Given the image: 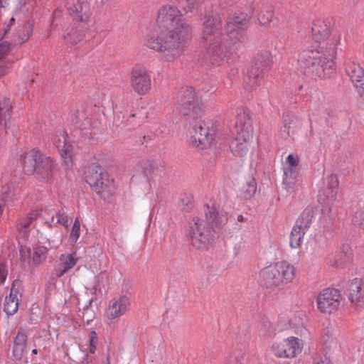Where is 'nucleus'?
Listing matches in <instances>:
<instances>
[{"instance_id":"f257e3e1","label":"nucleus","mask_w":364,"mask_h":364,"mask_svg":"<svg viewBox=\"0 0 364 364\" xmlns=\"http://www.w3.org/2000/svg\"><path fill=\"white\" fill-rule=\"evenodd\" d=\"M176 7L165 5L159 11L157 21H169L171 28L167 31H151L147 34L144 45L149 49L161 53L166 62H174L183 53L191 39V28Z\"/></svg>"},{"instance_id":"f03ea898","label":"nucleus","mask_w":364,"mask_h":364,"mask_svg":"<svg viewBox=\"0 0 364 364\" xmlns=\"http://www.w3.org/2000/svg\"><path fill=\"white\" fill-rule=\"evenodd\" d=\"M312 37L317 45L304 50L298 59L299 69L313 78H324L335 70L338 38H330L329 24L322 19L316 20L311 27Z\"/></svg>"},{"instance_id":"7ed1b4c3","label":"nucleus","mask_w":364,"mask_h":364,"mask_svg":"<svg viewBox=\"0 0 364 364\" xmlns=\"http://www.w3.org/2000/svg\"><path fill=\"white\" fill-rule=\"evenodd\" d=\"M225 222V218L213 208L205 213V218L194 217L190 223L188 232L191 245L198 250L207 248L213 237L209 225L212 223L215 226H220Z\"/></svg>"},{"instance_id":"20e7f679","label":"nucleus","mask_w":364,"mask_h":364,"mask_svg":"<svg viewBox=\"0 0 364 364\" xmlns=\"http://www.w3.org/2000/svg\"><path fill=\"white\" fill-rule=\"evenodd\" d=\"M235 113V133L230 141V149L235 156L242 158L252 149L254 129L250 118L243 107H237Z\"/></svg>"},{"instance_id":"39448f33","label":"nucleus","mask_w":364,"mask_h":364,"mask_svg":"<svg viewBox=\"0 0 364 364\" xmlns=\"http://www.w3.org/2000/svg\"><path fill=\"white\" fill-rule=\"evenodd\" d=\"M296 276V267L287 260H280L263 267L259 272V281L264 287L274 289L291 283Z\"/></svg>"},{"instance_id":"423d86ee","label":"nucleus","mask_w":364,"mask_h":364,"mask_svg":"<svg viewBox=\"0 0 364 364\" xmlns=\"http://www.w3.org/2000/svg\"><path fill=\"white\" fill-rule=\"evenodd\" d=\"M221 20L217 16L208 17L203 24L202 42L210 55L222 58L230 50L228 40L220 33Z\"/></svg>"},{"instance_id":"0eeeda50","label":"nucleus","mask_w":364,"mask_h":364,"mask_svg":"<svg viewBox=\"0 0 364 364\" xmlns=\"http://www.w3.org/2000/svg\"><path fill=\"white\" fill-rule=\"evenodd\" d=\"M23 166L25 171L35 174L38 180L49 182L53 178L56 164L51 157L44 155L38 149H33L23 155Z\"/></svg>"},{"instance_id":"6e6552de","label":"nucleus","mask_w":364,"mask_h":364,"mask_svg":"<svg viewBox=\"0 0 364 364\" xmlns=\"http://www.w3.org/2000/svg\"><path fill=\"white\" fill-rule=\"evenodd\" d=\"M86 181L92 188L105 200L115 193L114 180L101 166L92 165L85 173Z\"/></svg>"},{"instance_id":"1a4fd4ad","label":"nucleus","mask_w":364,"mask_h":364,"mask_svg":"<svg viewBox=\"0 0 364 364\" xmlns=\"http://www.w3.org/2000/svg\"><path fill=\"white\" fill-rule=\"evenodd\" d=\"M304 348V342L301 338L291 336L274 341L270 350L277 358L294 359L302 353Z\"/></svg>"},{"instance_id":"9d476101","label":"nucleus","mask_w":364,"mask_h":364,"mask_svg":"<svg viewBox=\"0 0 364 364\" xmlns=\"http://www.w3.org/2000/svg\"><path fill=\"white\" fill-rule=\"evenodd\" d=\"M215 132L213 128L206 126L203 121L196 122L188 130V143L198 149L209 147L215 140Z\"/></svg>"},{"instance_id":"9b49d317","label":"nucleus","mask_w":364,"mask_h":364,"mask_svg":"<svg viewBox=\"0 0 364 364\" xmlns=\"http://www.w3.org/2000/svg\"><path fill=\"white\" fill-rule=\"evenodd\" d=\"M178 104L181 107V112L191 118L200 117L203 112L200 98L192 88H186L180 95Z\"/></svg>"},{"instance_id":"f8f14e48","label":"nucleus","mask_w":364,"mask_h":364,"mask_svg":"<svg viewBox=\"0 0 364 364\" xmlns=\"http://www.w3.org/2000/svg\"><path fill=\"white\" fill-rule=\"evenodd\" d=\"M130 86L138 95L144 96L149 93L152 87L151 77L148 70L141 65L133 67L130 74Z\"/></svg>"},{"instance_id":"ddd939ff","label":"nucleus","mask_w":364,"mask_h":364,"mask_svg":"<svg viewBox=\"0 0 364 364\" xmlns=\"http://www.w3.org/2000/svg\"><path fill=\"white\" fill-rule=\"evenodd\" d=\"M343 300L341 292L333 288H328L321 291L316 299L318 311L322 314H331L336 312Z\"/></svg>"},{"instance_id":"4468645a","label":"nucleus","mask_w":364,"mask_h":364,"mask_svg":"<svg viewBox=\"0 0 364 364\" xmlns=\"http://www.w3.org/2000/svg\"><path fill=\"white\" fill-rule=\"evenodd\" d=\"M313 212L310 209H305L296 220L290 235V246L296 249L301 247L304 236L311 225Z\"/></svg>"},{"instance_id":"2eb2a0df","label":"nucleus","mask_w":364,"mask_h":364,"mask_svg":"<svg viewBox=\"0 0 364 364\" xmlns=\"http://www.w3.org/2000/svg\"><path fill=\"white\" fill-rule=\"evenodd\" d=\"M300 159L298 155L289 154L283 164V184L287 191H291L299 181L296 168L299 164Z\"/></svg>"},{"instance_id":"dca6fc26","label":"nucleus","mask_w":364,"mask_h":364,"mask_svg":"<svg viewBox=\"0 0 364 364\" xmlns=\"http://www.w3.org/2000/svg\"><path fill=\"white\" fill-rule=\"evenodd\" d=\"M130 306V299L127 295H121L112 299L105 310V317L109 324L114 323L124 315Z\"/></svg>"},{"instance_id":"f3484780","label":"nucleus","mask_w":364,"mask_h":364,"mask_svg":"<svg viewBox=\"0 0 364 364\" xmlns=\"http://www.w3.org/2000/svg\"><path fill=\"white\" fill-rule=\"evenodd\" d=\"M68 134L65 132H60L53 138V143L58 148L65 165L70 168L73 166V146L67 142Z\"/></svg>"},{"instance_id":"a211bd4d","label":"nucleus","mask_w":364,"mask_h":364,"mask_svg":"<svg viewBox=\"0 0 364 364\" xmlns=\"http://www.w3.org/2000/svg\"><path fill=\"white\" fill-rule=\"evenodd\" d=\"M68 9L73 16L75 24L88 23L89 6L85 0H72V2H68Z\"/></svg>"},{"instance_id":"6ab92c4d","label":"nucleus","mask_w":364,"mask_h":364,"mask_svg":"<svg viewBox=\"0 0 364 364\" xmlns=\"http://www.w3.org/2000/svg\"><path fill=\"white\" fill-rule=\"evenodd\" d=\"M353 259V250L350 245L344 244L340 250L329 257L331 266L341 268L350 264Z\"/></svg>"},{"instance_id":"aec40b11","label":"nucleus","mask_w":364,"mask_h":364,"mask_svg":"<svg viewBox=\"0 0 364 364\" xmlns=\"http://www.w3.org/2000/svg\"><path fill=\"white\" fill-rule=\"evenodd\" d=\"M302 120L299 117L289 114L284 116L283 126L281 128V131L285 133L287 136L295 139L302 133Z\"/></svg>"},{"instance_id":"412c9836","label":"nucleus","mask_w":364,"mask_h":364,"mask_svg":"<svg viewBox=\"0 0 364 364\" xmlns=\"http://www.w3.org/2000/svg\"><path fill=\"white\" fill-rule=\"evenodd\" d=\"M349 300L355 309L364 306V281L354 278L350 284Z\"/></svg>"},{"instance_id":"4be33fe9","label":"nucleus","mask_w":364,"mask_h":364,"mask_svg":"<svg viewBox=\"0 0 364 364\" xmlns=\"http://www.w3.org/2000/svg\"><path fill=\"white\" fill-rule=\"evenodd\" d=\"M27 334L19 330L16 335L12 346V358L20 361L26 357L27 353Z\"/></svg>"},{"instance_id":"5701e85b","label":"nucleus","mask_w":364,"mask_h":364,"mask_svg":"<svg viewBox=\"0 0 364 364\" xmlns=\"http://www.w3.org/2000/svg\"><path fill=\"white\" fill-rule=\"evenodd\" d=\"M88 23H77L76 24L74 23L64 36L65 43L74 46L81 42L85 38Z\"/></svg>"},{"instance_id":"b1692460","label":"nucleus","mask_w":364,"mask_h":364,"mask_svg":"<svg viewBox=\"0 0 364 364\" xmlns=\"http://www.w3.org/2000/svg\"><path fill=\"white\" fill-rule=\"evenodd\" d=\"M78 259L75 251L70 253L61 254L58 257L59 264L56 276L58 277L63 276L68 271L75 267Z\"/></svg>"},{"instance_id":"393cba45","label":"nucleus","mask_w":364,"mask_h":364,"mask_svg":"<svg viewBox=\"0 0 364 364\" xmlns=\"http://www.w3.org/2000/svg\"><path fill=\"white\" fill-rule=\"evenodd\" d=\"M346 72L353 84L360 82L364 78V70L359 63L352 58H348L345 63Z\"/></svg>"},{"instance_id":"a878e982","label":"nucleus","mask_w":364,"mask_h":364,"mask_svg":"<svg viewBox=\"0 0 364 364\" xmlns=\"http://www.w3.org/2000/svg\"><path fill=\"white\" fill-rule=\"evenodd\" d=\"M18 291L16 288V282L13 283L10 294L6 296L4 304V310L7 315H14L18 309Z\"/></svg>"},{"instance_id":"bb28decb","label":"nucleus","mask_w":364,"mask_h":364,"mask_svg":"<svg viewBox=\"0 0 364 364\" xmlns=\"http://www.w3.org/2000/svg\"><path fill=\"white\" fill-rule=\"evenodd\" d=\"M339 186V181L336 175L331 174L326 176L324 179V187L326 191V196L331 200L336 199Z\"/></svg>"},{"instance_id":"cd10ccee","label":"nucleus","mask_w":364,"mask_h":364,"mask_svg":"<svg viewBox=\"0 0 364 364\" xmlns=\"http://www.w3.org/2000/svg\"><path fill=\"white\" fill-rule=\"evenodd\" d=\"M11 102L5 97H0V124L6 122L11 111Z\"/></svg>"},{"instance_id":"c85d7f7f","label":"nucleus","mask_w":364,"mask_h":364,"mask_svg":"<svg viewBox=\"0 0 364 364\" xmlns=\"http://www.w3.org/2000/svg\"><path fill=\"white\" fill-rule=\"evenodd\" d=\"M48 254V248L44 246H37L33 249L32 261L36 264H40L45 262Z\"/></svg>"},{"instance_id":"c756f323","label":"nucleus","mask_w":364,"mask_h":364,"mask_svg":"<svg viewBox=\"0 0 364 364\" xmlns=\"http://www.w3.org/2000/svg\"><path fill=\"white\" fill-rule=\"evenodd\" d=\"M260 331L264 336L271 337L276 334V328L269 320L264 318L261 321Z\"/></svg>"},{"instance_id":"7c9ffc66","label":"nucleus","mask_w":364,"mask_h":364,"mask_svg":"<svg viewBox=\"0 0 364 364\" xmlns=\"http://www.w3.org/2000/svg\"><path fill=\"white\" fill-rule=\"evenodd\" d=\"M228 21L236 24L237 29H242L244 31L246 29L248 23L247 14H235L234 16L230 18Z\"/></svg>"},{"instance_id":"2f4dec72","label":"nucleus","mask_w":364,"mask_h":364,"mask_svg":"<svg viewBox=\"0 0 364 364\" xmlns=\"http://www.w3.org/2000/svg\"><path fill=\"white\" fill-rule=\"evenodd\" d=\"M225 29L227 37H228L231 41L234 38H237V36L244 31L242 29H237L236 24H234L230 21H228Z\"/></svg>"},{"instance_id":"473e14b6","label":"nucleus","mask_w":364,"mask_h":364,"mask_svg":"<svg viewBox=\"0 0 364 364\" xmlns=\"http://www.w3.org/2000/svg\"><path fill=\"white\" fill-rule=\"evenodd\" d=\"M273 18L272 11H261L257 16L258 22L260 25L267 26L271 23Z\"/></svg>"},{"instance_id":"72a5a7b5","label":"nucleus","mask_w":364,"mask_h":364,"mask_svg":"<svg viewBox=\"0 0 364 364\" xmlns=\"http://www.w3.org/2000/svg\"><path fill=\"white\" fill-rule=\"evenodd\" d=\"M200 0H178V4L185 13L191 11Z\"/></svg>"},{"instance_id":"f704fd0d","label":"nucleus","mask_w":364,"mask_h":364,"mask_svg":"<svg viewBox=\"0 0 364 364\" xmlns=\"http://www.w3.org/2000/svg\"><path fill=\"white\" fill-rule=\"evenodd\" d=\"M80 235V223L77 218L73 223L70 234V240L73 243H75Z\"/></svg>"},{"instance_id":"c9c22d12","label":"nucleus","mask_w":364,"mask_h":364,"mask_svg":"<svg viewBox=\"0 0 364 364\" xmlns=\"http://www.w3.org/2000/svg\"><path fill=\"white\" fill-rule=\"evenodd\" d=\"M256 192V186L254 182L247 183L242 190V196L245 198H250Z\"/></svg>"},{"instance_id":"e433bc0d","label":"nucleus","mask_w":364,"mask_h":364,"mask_svg":"<svg viewBox=\"0 0 364 364\" xmlns=\"http://www.w3.org/2000/svg\"><path fill=\"white\" fill-rule=\"evenodd\" d=\"M353 223L364 230V210L356 211L352 219Z\"/></svg>"},{"instance_id":"4c0bfd02","label":"nucleus","mask_w":364,"mask_h":364,"mask_svg":"<svg viewBox=\"0 0 364 364\" xmlns=\"http://www.w3.org/2000/svg\"><path fill=\"white\" fill-rule=\"evenodd\" d=\"M97 342V334L95 331H92L89 333V348L88 351L90 353L93 354L96 350V346Z\"/></svg>"},{"instance_id":"58836bf2","label":"nucleus","mask_w":364,"mask_h":364,"mask_svg":"<svg viewBox=\"0 0 364 364\" xmlns=\"http://www.w3.org/2000/svg\"><path fill=\"white\" fill-rule=\"evenodd\" d=\"M55 218L57 220V223L61 224L62 225L68 228L70 220L66 215H65L64 213H58L56 214Z\"/></svg>"},{"instance_id":"ea45409f","label":"nucleus","mask_w":364,"mask_h":364,"mask_svg":"<svg viewBox=\"0 0 364 364\" xmlns=\"http://www.w3.org/2000/svg\"><path fill=\"white\" fill-rule=\"evenodd\" d=\"M9 43L6 42L0 43V61H4L3 58L9 53Z\"/></svg>"},{"instance_id":"a19ab883","label":"nucleus","mask_w":364,"mask_h":364,"mask_svg":"<svg viewBox=\"0 0 364 364\" xmlns=\"http://www.w3.org/2000/svg\"><path fill=\"white\" fill-rule=\"evenodd\" d=\"M354 86L358 94L364 100V78L360 82L354 84Z\"/></svg>"},{"instance_id":"79ce46f5","label":"nucleus","mask_w":364,"mask_h":364,"mask_svg":"<svg viewBox=\"0 0 364 364\" xmlns=\"http://www.w3.org/2000/svg\"><path fill=\"white\" fill-rule=\"evenodd\" d=\"M7 276V269L4 264H0V284H3Z\"/></svg>"},{"instance_id":"37998d69","label":"nucleus","mask_w":364,"mask_h":364,"mask_svg":"<svg viewBox=\"0 0 364 364\" xmlns=\"http://www.w3.org/2000/svg\"><path fill=\"white\" fill-rule=\"evenodd\" d=\"M314 364H332V363L327 357H318L315 359Z\"/></svg>"},{"instance_id":"c03bdc74","label":"nucleus","mask_w":364,"mask_h":364,"mask_svg":"<svg viewBox=\"0 0 364 364\" xmlns=\"http://www.w3.org/2000/svg\"><path fill=\"white\" fill-rule=\"evenodd\" d=\"M9 68L5 61H0V78L4 76L8 72Z\"/></svg>"},{"instance_id":"a18cd8bd","label":"nucleus","mask_w":364,"mask_h":364,"mask_svg":"<svg viewBox=\"0 0 364 364\" xmlns=\"http://www.w3.org/2000/svg\"><path fill=\"white\" fill-rule=\"evenodd\" d=\"M306 331H307V330L306 329V328H304L303 326L297 328L296 330L295 331V332L296 333H299L301 336L304 334Z\"/></svg>"},{"instance_id":"49530a36","label":"nucleus","mask_w":364,"mask_h":364,"mask_svg":"<svg viewBox=\"0 0 364 364\" xmlns=\"http://www.w3.org/2000/svg\"><path fill=\"white\" fill-rule=\"evenodd\" d=\"M237 221L238 222H243L244 221V217L242 215H240L237 216Z\"/></svg>"},{"instance_id":"de8ad7c7","label":"nucleus","mask_w":364,"mask_h":364,"mask_svg":"<svg viewBox=\"0 0 364 364\" xmlns=\"http://www.w3.org/2000/svg\"><path fill=\"white\" fill-rule=\"evenodd\" d=\"M32 354L33 355H37L38 354V350L37 349H33L32 350Z\"/></svg>"},{"instance_id":"09e8293b","label":"nucleus","mask_w":364,"mask_h":364,"mask_svg":"<svg viewBox=\"0 0 364 364\" xmlns=\"http://www.w3.org/2000/svg\"><path fill=\"white\" fill-rule=\"evenodd\" d=\"M107 362L106 364H110V360H109V355H107Z\"/></svg>"},{"instance_id":"8fccbe9b","label":"nucleus","mask_w":364,"mask_h":364,"mask_svg":"<svg viewBox=\"0 0 364 364\" xmlns=\"http://www.w3.org/2000/svg\"><path fill=\"white\" fill-rule=\"evenodd\" d=\"M3 6L2 1L0 0V9Z\"/></svg>"}]
</instances>
